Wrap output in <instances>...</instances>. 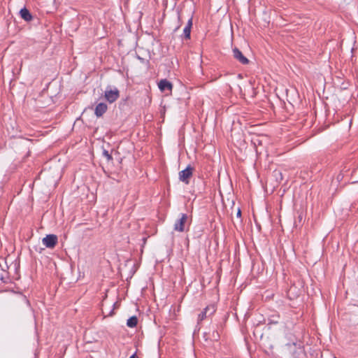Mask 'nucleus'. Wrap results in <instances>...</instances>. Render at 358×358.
I'll list each match as a JSON object with an SVG mask.
<instances>
[{
    "mask_svg": "<svg viewBox=\"0 0 358 358\" xmlns=\"http://www.w3.org/2000/svg\"><path fill=\"white\" fill-rule=\"evenodd\" d=\"M193 168L188 166L185 169L179 172V179L185 184H189V179L192 176Z\"/></svg>",
    "mask_w": 358,
    "mask_h": 358,
    "instance_id": "f257e3e1",
    "label": "nucleus"
},
{
    "mask_svg": "<svg viewBox=\"0 0 358 358\" xmlns=\"http://www.w3.org/2000/svg\"><path fill=\"white\" fill-rule=\"evenodd\" d=\"M215 311V306L213 305L207 306L204 310L200 313L198 316V321L201 322L207 317V313H209L210 315L213 314Z\"/></svg>",
    "mask_w": 358,
    "mask_h": 358,
    "instance_id": "0eeeda50",
    "label": "nucleus"
},
{
    "mask_svg": "<svg viewBox=\"0 0 358 358\" xmlns=\"http://www.w3.org/2000/svg\"><path fill=\"white\" fill-rule=\"evenodd\" d=\"M129 358H137V357H136V355L134 354V355H131Z\"/></svg>",
    "mask_w": 358,
    "mask_h": 358,
    "instance_id": "ddd939ff",
    "label": "nucleus"
},
{
    "mask_svg": "<svg viewBox=\"0 0 358 358\" xmlns=\"http://www.w3.org/2000/svg\"><path fill=\"white\" fill-rule=\"evenodd\" d=\"M137 322H138L137 317L135 316H133L127 320V325L129 327H135L137 324Z\"/></svg>",
    "mask_w": 358,
    "mask_h": 358,
    "instance_id": "9b49d317",
    "label": "nucleus"
},
{
    "mask_svg": "<svg viewBox=\"0 0 358 358\" xmlns=\"http://www.w3.org/2000/svg\"><path fill=\"white\" fill-rule=\"evenodd\" d=\"M192 26V19L190 18L188 20V22H187L186 27L184 28V30H183V33H184L185 37L186 38H189V37H190Z\"/></svg>",
    "mask_w": 358,
    "mask_h": 358,
    "instance_id": "9d476101",
    "label": "nucleus"
},
{
    "mask_svg": "<svg viewBox=\"0 0 358 358\" xmlns=\"http://www.w3.org/2000/svg\"><path fill=\"white\" fill-rule=\"evenodd\" d=\"M107 108L108 106L106 103H100L96 106L94 113L97 117H101L106 113Z\"/></svg>",
    "mask_w": 358,
    "mask_h": 358,
    "instance_id": "6e6552de",
    "label": "nucleus"
},
{
    "mask_svg": "<svg viewBox=\"0 0 358 358\" xmlns=\"http://www.w3.org/2000/svg\"><path fill=\"white\" fill-rule=\"evenodd\" d=\"M158 87L162 92L166 90L171 92L173 85L166 79L161 80L158 83Z\"/></svg>",
    "mask_w": 358,
    "mask_h": 358,
    "instance_id": "423d86ee",
    "label": "nucleus"
},
{
    "mask_svg": "<svg viewBox=\"0 0 358 358\" xmlns=\"http://www.w3.org/2000/svg\"><path fill=\"white\" fill-rule=\"evenodd\" d=\"M103 155L108 159H111V156L108 154V151H104L103 152Z\"/></svg>",
    "mask_w": 358,
    "mask_h": 358,
    "instance_id": "f8f14e48",
    "label": "nucleus"
},
{
    "mask_svg": "<svg viewBox=\"0 0 358 358\" xmlns=\"http://www.w3.org/2000/svg\"><path fill=\"white\" fill-rule=\"evenodd\" d=\"M120 96V92L117 88L107 89L105 91L104 97L109 103H113Z\"/></svg>",
    "mask_w": 358,
    "mask_h": 358,
    "instance_id": "f03ea898",
    "label": "nucleus"
},
{
    "mask_svg": "<svg viewBox=\"0 0 358 358\" xmlns=\"http://www.w3.org/2000/svg\"><path fill=\"white\" fill-rule=\"evenodd\" d=\"M233 56L242 64H247L249 62V60L242 54V52L237 48H234L233 49Z\"/></svg>",
    "mask_w": 358,
    "mask_h": 358,
    "instance_id": "39448f33",
    "label": "nucleus"
},
{
    "mask_svg": "<svg viewBox=\"0 0 358 358\" xmlns=\"http://www.w3.org/2000/svg\"><path fill=\"white\" fill-rule=\"evenodd\" d=\"M237 215H241V210H240L238 211Z\"/></svg>",
    "mask_w": 358,
    "mask_h": 358,
    "instance_id": "4468645a",
    "label": "nucleus"
},
{
    "mask_svg": "<svg viewBox=\"0 0 358 358\" xmlns=\"http://www.w3.org/2000/svg\"><path fill=\"white\" fill-rule=\"evenodd\" d=\"M187 220V215L182 214L179 220L174 224V230L180 232L185 231V223Z\"/></svg>",
    "mask_w": 358,
    "mask_h": 358,
    "instance_id": "20e7f679",
    "label": "nucleus"
},
{
    "mask_svg": "<svg viewBox=\"0 0 358 358\" xmlns=\"http://www.w3.org/2000/svg\"><path fill=\"white\" fill-rule=\"evenodd\" d=\"M20 17L27 22H29L32 19V16L29 11L26 8H22L20 11Z\"/></svg>",
    "mask_w": 358,
    "mask_h": 358,
    "instance_id": "1a4fd4ad",
    "label": "nucleus"
},
{
    "mask_svg": "<svg viewBox=\"0 0 358 358\" xmlns=\"http://www.w3.org/2000/svg\"><path fill=\"white\" fill-rule=\"evenodd\" d=\"M58 238L56 235L49 234L42 239L43 244L48 248H53L57 243Z\"/></svg>",
    "mask_w": 358,
    "mask_h": 358,
    "instance_id": "7ed1b4c3",
    "label": "nucleus"
}]
</instances>
